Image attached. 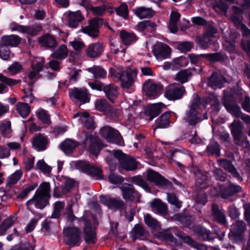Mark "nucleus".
Returning <instances> with one entry per match:
<instances>
[{
  "label": "nucleus",
  "mask_w": 250,
  "mask_h": 250,
  "mask_svg": "<svg viewBox=\"0 0 250 250\" xmlns=\"http://www.w3.org/2000/svg\"><path fill=\"white\" fill-rule=\"evenodd\" d=\"M16 110L18 113L23 118H25L30 113V107L25 103L19 102L16 105Z\"/></svg>",
  "instance_id": "37998d69"
},
{
  "label": "nucleus",
  "mask_w": 250,
  "mask_h": 250,
  "mask_svg": "<svg viewBox=\"0 0 250 250\" xmlns=\"http://www.w3.org/2000/svg\"><path fill=\"white\" fill-rule=\"evenodd\" d=\"M221 147L216 141H211L207 146L205 152L208 155L220 156Z\"/></svg>",
  "instance_id": "a19ab883"
},
{
  "label": "nucleus",
  "mask_w": 250,
  "mask_h": 250,
  "mask_svg": "<svg viewBox=\"0 0 250 250\" xmlns=\"http://www.w3.org/2000/svg\"><path fill=\"white\" fill-rule=\"evenodd\" d=\"M74 185V181L71 179H66L62 185V193L66 194L68 193Z\"/></svg>",
  "instance_id": "774afa93"
},
{
  "label": "nucleus",
  "mask_w": 250,
  "mask_h": 250,
  "mask_svg": "<svg viewBox=\"0 0 250 250\" xmlns=\"http://www.w3.org/2000/svg\"><path fill=\"white\" fill-rule=\"evenodd\" d=\"M101 202L111 209H123L125 204L120 198H111L102 195L100 197Z\"/></svg>",
  "instance_id": "f3484780"
},
{
  "label": "nucleus",
  "mask_w": 250,
  "mask_h": 250,
  "mask_svg": "<svg viewBox=\"0 0 250 250\" xmlns=\"http://www.w3.org/2000/svg\"><path fill=\"white\" fill-rule=\"evenodd\" d=\"M170 114L168 112L163 114L155 121L156 128H164L167 127L170 124Z\"/></svg>",
  "instance_id": "ea45409f"
},
{
  "label": "nucleus",
  "mask_w": 250,
  "mask_h": 250,
  "mask_svg": "<svg viewBox=\"0 0 250 250\" xmlns=\"http://www.w3.org/2000/svg\"><path fill=\"white\" fill-rule=\"evenodd\" d=\"M150 207L153 211L161 215H165L167 213V205L159 199H155L150 202Z\"/></svg>",
  "instance_id": "cd10ccee"
},
{
  "label": "nucleus",
  "mask_w": 250,
  "mask_h": 250,
  "mask_svg": "<svg viewBox=\"0 0 250 250\" xmlns=\"http://www.w3.org/2000/svg\"><path fill=\"white\" fill-rule=\"evenodd\" d=\"M103 20L100 18L92 20L88 25L82 28V31L92 38H96L99 35V28L102 25Z\"/></svg>",
  "instance_id": "ddd939ff"
},
{
  "label": "nucleus",
  "mask_w": 250,
  "mask_h": 250,
  "mask_svg": "<svg viewBox=\"0 0 250 250\" xmlns=\"http://www.w3.org/2000/svg\"><path fill=\"white\" fill-rule=\"evenodd\" d=\"M38 40L39 44L42 46L47 49H53L55 48L58 44L56 37L48 33L45 34L40 36Z\"/></svg>",
  "instance_id": "4be33fe9"
},
{
  "label": "nucleus",
  "mask_w": 250,
  "mask_h": 250,
  "mask_svg": "<svg viewBox=\"0 0 250 250\" xmlns=\"http://www.w3.org/2000/svg\"><path fill=\"white\" fill-rule=\"evenodd\" d=\"M103 91L105 96L111 102H113L118 96V86L113 83L104 85Z\"/></svg>",
  "instance_id": "7c9ffc66"
},
{
  "label": "nucleus",
  "mask_w": 250,
  "mask_h": 250,
  "mask_svg": "<svg viewBox=\"0 0 250 250\" xmlns=\"http://www.w3.org/2000/svg\"><path fill=\"white\" fill-rule=\"evenodd\" d=\"M217 162L219 165L227 172L229 173L233 177L236 178L239 181L243 180L242 177L240 175L237 169L230 160L227 159H220Z\"/></svg>",
  "instance_id": "a211bd4d"
},
{
  "label": "nucleus",
  "mask_w": 250,
  "mask_h": 250,
  "mask_svg": "<svg viewBox=\"0 0 250 250\" xmlns=\"http://www.w3.org/2000/svg\"><path fill=\"white\" fill-rule=\"evenodd\" d=\"M81 170L87 175L96 180L103 179V173L102 169L94 164L85 163L82 165Z\"/></svg>",
  "instance_id": "2eb2a0df"
},
{
  "label": "nucleus",
  "mask_w": 250,
  "mask_h": 250,
  "mask_svg": "<svg viewBox=\"0 0 250 250\" xmlns=\"http://www.w3.org/2000/svg\"><path fill=\"white\" fill-rule=\"evenodd\" d=\"M178 236L180 237L184 243H186L190 247L196 249L197 250H207V248L206 245L204 244H199L195 241L190 236L185 234H177Z\"/></svg>",
  "instance_id": "2f4dec72"
},
{
  "label": "nucleus",
  "mask_w": 250,
  "mask_h": 250,
  "mask_svg": "<svg viewBox=\"0 0 250 250\" xmlns=\"http://www.w3.org/2000/svg\"><path fill=\"white\" fill-rule=\"evenodd\" d=\"M116 14L122 17L125 20H127L128 17V8L125 3H122L121 5L115 9Z\"/></svg>",
  "instance_id": "6e6d98bb"
},
{
  "label": "nucleus",
  "mask_w": 250,
  "mask_h": 250,
  "mask_svg": "<svg viewBox=\"0 0 250 250\" xmlns=\"http://www.w3.org/2000/svg\"><path fill=\"white\" fill-rule=\"evenodd\" d=\"M50 186L49 182H43L36 190L34 196L28 200L26 205L27 207L34 205L37 208L42 209L49 204L50 198Z\"/></svg>",
  "instance_id": "f257e3e1"
},
{
  "label": "nucleus",
  "mask_w": 250,
  "mask_h": 250,
  "mask_svg": "<svg viewBox=\"0 0 250 250\" xmlns=\"http://www.w3.org/2000/svg\"><path fill=\"white\" fill-rule=\"evenodd\" d=\"M135 14L141 19L150 18L154 15L153 11L150 8L140 7L135 11Z\"/></svg>",
  "instance_id": "8fccbe9b"
},
{
  "label": "nucleus",
  "mask_w": 250,
  "mask_h": 250,
  "mask_svg": "<svg viewBox=\"0 0 250 250\" xmlns=\"http://www.w3.org/2000/svg\"><path fill=\"white\" fill-rule=\"evenodd\" d=\"M113 156L117 159L120 167L127 171H133L137 168L138 162L133 157L123 153L120 150L115 151Z\"/></svg>",
  "instance_id": "0eeeda50"
},
{
  "label": "nucleus",
  "mask_w": 250,
  "mask_h": 250,
  "mask_svg": "<svg viewBox=\"0 0 250 250\" xmlns=\"http://www.w3.org/2000/svg\"><path fill=\"white\" fill-rule=\"evenodd\" d=\"M32 144L33 147L36 150L42 151L47 148L49 140L44 134L39 133L33 138Z\"/></svg>",
  "instance_id": "6ab92c4d"
},
{
  "label": "nucleus",
  "mask_w": 250,
  "mask_h": 250,
  "mask_svg": "<svg viewBox=\"0 0 250 250\" xmlns=\"http://www.w3.org/2000/svg\"><path fill=\"white\" fill-rule=\"evenodd\" d=\"M56 228V224L55 222L48 220H45L42 225V229H44L48 233L53 231Z\"/></svg>",
  "instance_id": "338daca9"
},
{
  "label": "nucleus",
  "mask_w": 250,
  "mask_h": 250,
  "mask_svg": "<svg viewBox=\"0 0 250 250\" xmlns=\"http://www.w3.org/2000/svg\"><path fill=\"white\" fill-rule=\"evenodd\" d=\"M15 216H10L5 219L0 227V233L1 234H4L7 230L11 227L16 220Z\"/></svg>",
  "instance_id": "09e8293b"
},
{
  "label": "nucleus",
  "mask_w": 250,
  "mask_h": 250,
  "mask_svg": "<svg viewBox=\"0 0 250 250\" xmlns=\"http://www.w3.org/2000/svg\"><path fill=\"white\" fill-rule=\"evenodd\" d=\"M174 218L176 221L180 222L185 227H188L192 223L191 216L184 213H177L174 215Z\"/></svg>",
  "instance_id": "49530a36"
},
{
  "label": "nucleus",
  "mask_w": 250,
  "mask_h": 250,
  "mask_svg": "<svg viewBox=\"0 0 250 250\" xmlns=\"http://www.w3.org/2000/svg\"><path fill=\"white\" fill-rule=\"evenodd\" d=\"M201 57H204L210 61H220L224 59L223 55L220 53L203 54L198 55L194 54L188 55V58L192 63H197Z\"/></svg>",
  "instance_id": "412c9836"
},
{
  "label": "nucleus",
  "mask_w": 250,
  "mask_h": 250,
  "mask_svg": "<svg viewBox=\"0 0 250 250\" xmlns=\"http://www.w3.org/2000/svg\"><path fill=\"white\" fill-rule=\"evenodd\" d=\"M42 30L40 23H34L29 26H26L25 33L31 36H37Z\"/></svg>",
  "instance_id": "603ef678"
},
{
  "label": "nucleus",
  "mask_w": 250,
  "mask_h": 250,
  "mask_svg": "<svg viewBox=\"0 0 250 250\" xmlns=\"http://www.w3.org/2000/svg\"><path fill=\"white\" fill-rule=\"evenodd\" d=\"M143 89L147 97L154 99L160 94L163 85L160 83H155L153 80L148 79L144 83Z\"/></svg>",
  "instance_id": "9d476101"
},
{
  "label": "nucleus",
  "mask_w": 250,
  "mask_h": 250,
  "mask_svg": "<svg viewBox=\"0 0 250 250\" xmlns=\"http://www.w3.org/2000/svg\"><path fill=\"white\" fill-rule=\"evenodd\" d=\"M122 114V111L118 108H113L111 105L109 110L105 113V115L110 119L116 121Z\"/></svg>",
  "instance_id": "bf43d9fd"
},
{
  "label": "nucleus",
  "mask_w": 250,
  "mask_h": 250,
  "mask_svg": "<svg viewBox=\"0 0 250 250\" xmlns=\"http://www.w3.org/2000/svg\"><path fill=\"white\" fill-rule=\"evenodd\" d=\"M191 76L192 73L188 69L182 70L177 73L175 80L183 84L187 82Z\"/></svg>",
  "instance_id": "c03bdc74"
},
{
  "label": "nucleus",
  "mask_w": 250,
  "mask_h": 250,
  "mask_svg": "<svg viewBox=\"0 0 250 250\" xmlns=\"http://www.w3.org/2000/svg\"><path fill=\"white\" fill-rule=\"evenodd\" d=\"M153 53L157 59L161 60L170 57L171 48L168 45L161 43L154 48Z\"/></svg>",
  "instance_id": "5701e85b"
},
{
  "label": "nucleus",
  "mask_w": 250,
  "mask_h": 250,
  "mask_svg": "<svg viewBox=\"0 0 250 250\" xmlns=\"http://www.w3.org/2000/svg\"><path fill=\"white\" fill-rule=\"evenodd\" d=\"M110 104L105 99H98L95 102V108L104 114L109 110Z\"/></svg>",
  "instance_id": "de8ad7c7"
},
{
  "label": "nucleus",
  "mask_w": 250,
  "mask_h": 250,
  "mask_svg": "<svg viewBox=\"0 0 250 250\" xmlns=\"http://www.w3.org/2000/svg\"><path fill=\"white\" fill-rule=\"evenodd\" d=\"M65 243L71 246H79L81 242V231L78 228L67 227L63 229Z\"/></svg>",
  "instance_id": "423d86ee"
},
{
  "label": "nucleus",
  "mask_w": 250,
  "mask_h": 250,
  "mask_svg": "<svg viewBox=\"0 0 250 250\" xmlns=\"http://www.w3.org/2000/svg\"><path fill=\"white\" fill-rule=\"evenodd\" d=\"M165 105L162 103H158L148 105L145 109V113L149 117V120L159 115L161 112Z\"/></svg>",
  "instance_id": "393cba45"
},
{
  "label": "nucleus",
  "mask_w": 250,
  "mask_h": 250,
  "mask_svg": "<svg viewBox=\"0 0 250 250\" xmlns=\"http://www.w3.org/2000/svg\"><path fill=\"white\" fill-rule=\"evenodd\" d=\"M85 135L89 140L88 151L91 154L97 156L104 145L96 133H91L88 136Z\"/></svg>",
  "instance_id": "f8f14e48"
},
{
  "label": "nucleus",
  "mask_w": 250,
  "mask_h": 250,
  "mask_svg": "<svg viewBox=\"0 0 250 250\" xmlns=\"http://www.w3.org/2000/svg\"><path fill=\"white\" fill-rule=\"evenodd\" d=\"M201 104V99L196 96L193 99L191 104L188 106V109L186 111L184 119L189 125L194 126L204 119L207 118V117L203 118L199 111Z\"/></svg>",
  "instance_id": "7ed1b4c3"
},
{
  "label": "nucleus",
  "mask_w": 250,
  "mask_h": 250,
  "mask_svg": "<svg viewBox=\"0 0 250 250\" xmlns=\"http://www.w3.org/2000/svg\"><path fill=\"white\" fill-rule=\"evenodd\" d=\"M85 120L83 123L84 126L88 130H94L95 128V123L92 117H89L87 113H83Z\"/></svg>",
  "instance_id": "e2e57ef3"
},
{
  "label": "nucleus",
  "mask_w": 250,
  "mask_h": 250,
  "mask_svg": "<svg viewBox=\"0 0 250 250\" xmlns=\"http://www.w3.org/2000/svg\"><path fill=\"white\" fill-rule=\"evenodd\" d=\"M213 176L217 181L225 182L227 177V174L220 168H216L213 171Z\"/></svg>",
  "instance_id": "0e129e2a"
},
{
  "label": "nucleus",
  "mask_w": 250,
  "mask_h": 250,
  "mask_svg": "<svg viewBox=\"0 0 250 250\" xmlns=\"http://www.w3.org/2000/svg\"><path fill=\"white\" fill-rule=\"evenodd\" d=\"M21 38L18 35H11L9 36H3L1 39L2 44L6 47L10 46H17L21 42Z\"/></svg>",
  "instance_id": "72a5a7b5"
},
{
  "label": "nucleus",
  "mask_w": 250,
  "mask_h": 250,
  "mask_svg": "<svg viewBox=\"0 0 250 250\" xmlns=\"http://www.w3.org/2000/svg\"><path fill=\"white\" fill-rule=\"evenodd\" d=\"M167 200L169 204L174 206L178 209L182 207V202L178 199V197L174 193H167Z\"/></svg>",
  "instance_id": "5fc2aeb1"
},
{
  "label": "nucleus",
  "mask_w": 250,
  "mask_h": 250,
  "mask_svg": "<svg viewBox=\"0 0 250 250\" xmlns=\"http://www.w3.org/2000/svg\"><path fill=\"white\" fill-rule=\"evenodd\" d=\"M69 96L72 100H76L85 104L88 103L90 99V94L85 88H74L69 90Z\"/></svg>",
  "instance_id": "4468645a"
},
{
  "label": "nucleus",
  "mask_w": 250,
  "mask_h": 250,
  "mask_svg": "<svg viewBox=\"0 0 250 250\" xmlns=\"http://www.w3.org/2000/svg\"><path fill=\"white\" fill-rule=\"evenodd\" d=\"M104 50L103 43L97 42L89 44L85 50L87 56L91 59L99 58Z\"/></svg>",
  "instance_id": "aec40b11"
},
{
  "label": "nucleus",
  "mask_w": 250,
  "mask_h": 250,
  "mask_svg": "<svg viewBox=\"0 0 250 250\" xmlns=\"http://www.w3.org/2000/svg\"><path fill=\"white\" fill-rule=\"evenodd\" d=\"M22 175L21 170H17L14 173L9 176L7 178V186L16 184L21 179Z\"/></svg>",
  "instance_id": "4d7b16f0"
},
{
  "label": "nucleus",
  "mask_w": 250,
  "mask_h": 250,
  "mask_svg": "<svg viewBox=\"0 0 250 250\" xmlns=\"http://www.w3.org/2000/svg\"><path fill=\"white\" fill-rule=\"evenodd\" d=\"M131 182L134 184L142 187L146 191H149L150 190L148 184L141 175L132 177Z\"/></svg>",
  "instance_id": "3c124183"
},
{
  "label": "nucleus",
  "mask_w": 250,
  "mask_h": 250,
  "mask_svg": "<svg viewBox=\"0 0 250 250\" xmlns=\"http://www.w3.org/2000/svg\"><path fill=\"white\" fill-rule=\"evenodd\" d=\"M37 116L41 121L44 124L49 125L51 124L50 115L48 114L47 111L43 109H39L37 112Z\"/></svg>",
  "instance_id": "680f3d73"
},
{
  "label": "nucleus",
  "mask_w": 250,
  "mask_h": 250,
  "mask_svg": "<svg viewBox=\"0 0 250 250\" xmlns=\"http://www.w3.org/2000/svg\"><path fill=\"white\" fill-rule=\"evenodd\" d=\"M99 134L108 142L121 145L123 142V138L119 131L109 125L102 127Z\"/></svg>",
  "instance_id": "1a4fd4ad"
},
{
  "label": "nucleus",
  "mask_w": 250,
  "mask_h": 250,
  "mask_svg": "<svg viewBox=\"0 0 250 250\" xmlns=\"http://www.w3.org/2000/svg\"><path fill=\"white\" fill-rule=\"evenodd\" d=\"M193 230L197 236L204 241H210L214 239V237L209 230L199 226H195L193 228Z\"/></svg>",
  "instance_id": "bb28decb"
},
{
  "label": "nucleus",
  "mask_w": 250,
  "mask_h": 250,
  "mask_svg": "<svg viewBox=\"0 0 250 250\" xmlns=\"http://www.w3.org/2000/svg\"><path fill=\"white\" fill-rule=\"evenodd\" d=\"M120 37L123 43L125 45H130L137 40L136 36L132 33L128 32L124 30L121 31Z\"/></svg>",
  "instance_id": "58836bf2"
},
{
  "label": "nucleus",
  "mask_w": 250,
  "mask_h": 250,
  "mask_svg": "<svg viewBox=\"0 0 250 250\" xmlns=\"http://www.w3.org/2000/svg\"><path fill=\"white\" fill-rule=\"evenodd\" d=\"M37 186V183L27 186L17 195V198L21 199H25L31 191L35 189Z\"/></svg>",
  "instance_id": "052dcab7"
},
{
  "label": "nucleus",
  "mask_w": 250,
  "mask_h": 250,
  "mask_svg": "<svg viewBox=\"0 0 250 250\" xmlns=\"http://www.w3.org/2000/svg\"><path fill=\"white\" fill-rule=\"evenodd\" d=\"M247 229L246 224L243 220H238L233 223L229 233V236L236 244H243L245 241L244 233Z\"/></svg>",
  "instance_id": "20e7f679"
},
{
  "label": "nucleus",
  "mask_w": 250,
  "mask_h": 250,
  "mask_svg": "<svg viewBox=\"0 0 250 250\" xmlns=\"http://www.w3.org/2000/svg\"><path fill=\"white\" fill-rule=\"evenodd\" d=\"M84 17L80 11L70 12L68 17V24L71 28H76L83 20Z\"/></svg>",
  "instance_id": "c756f323"
},
{
  "label": "nucleus",
  "mask_w": 250,
  "mask_h": 250,
  "mask_svg": "<svg viewBox=\"0 0 250 250\" xmlns=\"http://www.w3.org/2000/svg\"><path fill=\"white\" fill-rule=\"evenodd\" d=\"M224 105L227 110L233 116L239 117L241 115L242 112L240 106L233 102L229 101V99L228 102L226 101L224 102Z\"/></svg>",
  "instance_id": "f704fd0d"
},
{
  "label": "nucleus",
  "mask_w": 250,
  "mask_h": 250,
  "mask_svg": "<svg viewBox=\"0 0 250 250\" xmlns=\"http://www.w3.org/2000/svg\"><path fill=\"white\" fill-rule=\"evenodd\" d=\"M187 94L185 87L182 84H170L166 88L164 96L168 100L175 101L182 99Z\"/></svg>",
  "instance_id": "39448f33"
},
{
  "label": "nucleus",
  "mask_w": 250,
  "mask_h": 250,
  "mask_svg": "<svg viewBox=\"0 0 250 250\" xmlns=\"http://www.w3.org/2000/svg\"><path fill=\"white\" fill-rule=\"evenodd\" d=\"M68 54V51L66 45L62 44L53 52L51 56L55 59L61 61L67 57Z\"/></svg>",
  "instance_id": "c9c22d12"
},
{
  "label": "nucleus",
  "mask_w": 250,
  "mask_h": 250,
  "mask_svg": "<svg viewBox=\"0 0 250 250\" xmlns=\"http://www.w3.org/2000/svg\"><path fill=\"white\" fill-rule=\"evenodd\" d=\"M218 188L219 193L224 198L240 192L242 190V188L240 186L232 184L228 187H225L223 185H219Z\"/></svg>",
  "instance_id": "a878e982"
},
{
  "label": "nucleus",
  "mask_w": 250,
  "mask_h": 250,
  "mask_svg": "<svg viewBox=\"0 0 250 250\" xmlns=\"http://www.w3.org/2000/svg\"><path fill=\"white\" fill-rule=\"evenodd\" d=\"M222 79L215 73H213L208 81V85L213 89L221 88L222 86Z\"/></svg>",
  "instance_id": "79ce46f5"
},
{
  "label": "nucleus",
  "mask_w": 250,
  "mask_h": 250,
  "mask_svg": "<svg viewBox=\"0 0 250 250\" xmlns=\"http://www.w3.org/2000/svg\"><path fill=\"white\" fill-rule=\"evenodd\" d=\"M208 176L206 174H201L196 179V184L201 188L206 189L208 187Z\"/></svg>",
  "instance_id": "69168bd1"
},
{
  "label": "nucleus",
  "mask_w": 250,
  "mask_h": 250,
  "mask_svg": "<svg viewBox=\"0 0 250 250\" xmlns=\"http://www.w3.org/2000/svg\"><path fill=\"white\" fill-rule=\"evenodd\" d=\"M118 75L121 86L124 89L127 90L134 85L137 79V70L135 69H127L125 71L119 72Z\"/></svg>",
  "instance_id": "6e6552de"
},
{
  "label": "nucleus",
  "mask_w": 250,
  "mask_h": 250,
  "mask_svg": "<svg viewBox=\"0 0 250 250\" xmlns=\"http://www.w3.org/2000/svg\"><path fill=\"white\" fill-rule=\"evenodd\" d=\"M77 145V142L67 139L60 144V147L65 154H68L74 150Z\"/></svg>",
  "instance_id": "e433bc0d"
},
{
  "label": "nucleus",
  "mask_w": 250,
  "mask_h": 250,
  "mask_svg": "<svg viewBox=\"0 0 250 250\" xmlns=\"http://www.w3.org/2000/svg\"><path fill=\"white\" fill-rule=\"evenodd\" d=\"M64 207V204L62 202L58 201L55 203L53 213L50 218L58 219L60 217L61 212Z\"/></svg>",
  "instance_id": "13d9d810"
},
{
  "label": "nucleus",
  "mask_w": 250,
  "mask_h": 250,
  "mask_svg": "<svg viewBox=\"0 0 250 250\" xmlns=\"http://www.w3.org/2000/svg\"><path fill=\"white\" fill-rule=\"evenodd\" d=\"M0 94H3L8 91L7 86L12 87L20 83L21 81L8 78L0 73Z\"/></svg>",
  "instance_id": "b1692460"
},
{
  "label": "nucleus",
  "mask_w": 250,
  "mask_h": 250,
  "mask_svg": "<svg viewBox=\"0 0 250 250\" xmlns=\"http://www.w3.org/2000/svg\"><path fill=\"white\" fill-rule=\"evenodd\" d=\"M156 24L150 20H145L138 24V27L141 31L152 32L156 28Z\"/></svg>",
  "instance_id": "a18cd8bd"
},
{
  "label": "nucleus",
  "mask_w": 250,
  "mask_h": 250,
  "mask_svg": "<svg viewBox=\"0 0 250 250\" xmlns=\"http://www.w3.org/2000/svg\"><path fill=\"white\" fill-rule=\"evenodd\" d=\"M66 219L69 222H73L75 220L78 221H83L84 227L83 232L85 235L84 240L88 244H94L96 241V232L95 227L92 226L90 221L86 220L84 217L77 218L73 214L72 207L69 206L67 212L65 213Z\"/></svg>",
  "instance_id": "f03ea898"
},
{
  "label": "nucleus",
  "mask_w": 250,
  "mask_h": 250,
  "mask_svg": "<svg viewBox=\"0 0 250 250\" xmlns=\"http://www.w3.org/2000/svg\"><path fill=\"white\" fill-rule=\"evenodd\" d=\"M146 178L149 182L153 183L156 186L161 188L167 187L169 183L167 179L152 169L147 170Z\"/></svg>",
  "instance_id": "dca6fc26"
},
{
  "label": "nucleus",
  "mask_w": 250,
  "mask_h": 250,
  "mask_svg": "<svg viewBox=\"0 0 250 250\" xmlns=\"http://www.w3.org/2000/svg\"><path fill=\"white\" fill-rule=\"evenodd\" d=\"M87 71L93 74L95 79H104L106 77V71L101 66L93 65L87 69Z\"/></svg>",
  "instance_id": "4c0bfd02"
},
{
  "label": "nucleus",
  "mask_w": 250,
  "mask_h": 250,
  "mask_svg": "<svg viewBox=\"0 0 250 250\" xmlns=\"http://www.w3.org/2000/svg\"><path fill=\"white\" fill-rule=\"evenodd\" d=\"M197 42L198 44L202 48L207 49L209 45L214 43V42L211 38L203 35L202 36L197 38Z\"/></svg>",
  "instance_id": "864d4df0"
},
{
  "label": "nucleus",
  "mask_w": 250,
  "mask_h": 250,
  "mask_svg": "<svg viewBox=\"0 0 250 250\" xmlns=\"http://www.w3.org/2000/svg\"><path fill=\"white\" fill-rule=\"evenodd\" d=\"M229 127L234 142L240 141L243 136L242 125L238 122H233L230 125Z\"/></svg>",
  "instance_id": "473e14b6"
},
{
  "label": "nucleus",
  "mask_w": 250,
  "mask_h": 250,
  "mask_svg": "<svg viewBox=\"0 0 250 250\" xmlns=\"http://www.w3.org/2000/svg\"><path fill=\"white\" fill-rule=\"evenodd\" d=\"M120 189L122 192L123 198L127 202L133 201H140L141 194L135 190L134 186L130 184H124Z\"/></svg>",
  "instance_id": "9b49d317"
},
{
  "label": "nucleus",
  "mask_w": 250,
  "mask_h": 250,
  "mask_svg": "<svg viewBox=\"0 0 250 250\" xmlns=\"http://www.w3.org/2000/svg\"><path fill=\"white\" fill-rule=\"evenodd\" d=\"M211 213L214 220L222 225H226L227 220L224 211L219 209L216 204H213L211 207Z\"/></svg>",
  "instance_id": "c85d7f7f"
}]
</instances>
